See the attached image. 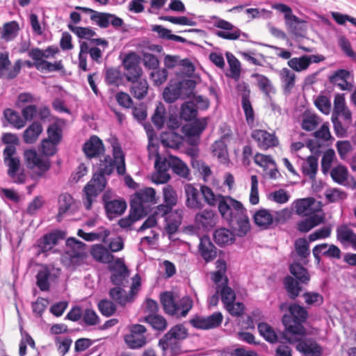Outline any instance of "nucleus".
I'll return each instance as SVG.
<instances>
[{
    "label": "nucleus",
    "mask_w": 356,
    "mask_h": 356,
    "mask_svg": "<svg viewBox=\"0 0 356 356\" xmlns=\"http://www.w3.org/2000/svg\"><path fill=\"white\" fill-rule=\"evenodd\" d=\"M218 209L222 218L237 232L239 236H245L250 229L247 211L239 201L228 195L221 197Z\"/></svg>",
    "instance_id": "nucleus-1"
},
{
    "label": "nucleus",
    "mask_w": 356,
    "mask_h": 356,
    "mask_svg": "<svg viewBox=\"0 0 356 356\" xmlns=\"http://www.w3.org/2000/svg\"><path fill=\"white\" fill-rule=\"evenodd\" d=\"M113 170L114 164L110 156H108L101 161L98 170L94 173L83 190V202L87 210L92 208L97 197L105 189L107 184L105 175H110Z\"/></svg>",
    "instance_id": "nucleus-2"
},
{
    "label": "nucleus",
    "mask_w": 356,
    "mask_h": 356,
    "mask_svg": "<svg viewBox=\"0 0 356 356\" xmlns=\"http://www.w3.org/2000/svg\"><path fill=\"white\" fill-rule=\"evenodd\" d=\"M289 311L290 314H284L282 317L286 330L284 336H305L306 330L302 324L308 318V312L304 307L296 303L289 307Z\"/></svg>",
    "instance_id": "nucleus-3"
},
{
    "label": "nucleus",
    "mask_w": 356,
    "mask_h": 356,
    "mask_svg": "<svg viewBox=\"0 0 356 356\" xmlns=\"http://www.w3.org/2000/svg\"><path fill=\"white\" fill-rule=\"evenodd\" d=\"M289 270L294 277L286 276L283 280V284L289 298L294 300L302 290L300 284H307L310 280V275L307 269L299 263L291 264Z\"/></svg>",
    "instance_id": "nucleus-4"
},
{
    "label": "nucleus",
    "mask_w": 356,
    "mask_h": 356,
    "mask_svg": "<svg viewBox=\"0 0 356 356\" xmlns=\"http://www.w3.org/2000/svg\"><path fill=\"white\" fill-rule=\"evenodd\" d=\"M85 243L71 237L66 241V250L63 254V259L69 266H80L84 262L86 257L84 251Z\"/></svg>",
    "instance_id": "nucleus-5"
},
{
    "label": "nucleus",
    "mask_w": 356,
    "mask_h": 356,
    "mask_svg": "<svg viewBox=\"0 0 356 356\" xmlns=\"http://www.w3.org/2000/svg\"><path fill=\"white\" fill-rule=\"evenodd\" d=\"M16 147L6 146L3 150V161L8 167V175L17 184H23L25 181L26 176L23 172L17 173L20 170V160L15 156L16 154Z\"/></svg>",
    "instance_id": "nucleus-6"
},
{
    "label": "nucleus",
    "mask_w": 356,
    "mask_h": 356,
    "mask_svg": "<svg viewBox=\"0 0 356 356\" xmlns=\"http://www.w3.org/2000/svg\"><path fill=\"white\" fill-rule=\"evenodd\" d=\"M188 336L187 330L182 325H177L172 327L159 341V346L165 351L170 348L177 354L179 348L177 345V341L183 340Z\"/></svg>",
    "instance_id": "nucleus-7"
},
{
    "label": "nucleus",
    "mask_w": 356,
    "mask_h": 356,
    "mask_svg": "<svg viewBox=\"0 0 356 356\" xmlns=\"http://www.w3.org/2000/svg\"><path fill=\"white\" fill-rule=\"evenodd\" d=\"M298 335H287L285 339L291 343L296 342V348L302 356H321L323 348L311 338L298 339Z\"/></svg>",
    "instance_id": "nucleus-8"
},
{
    "label": "nucleus",
    "mask_w": 356,
    "mask_h": 356,
    "mask_svg": "<svg viewBox=\"0 0 356 356\" xmlns=\"http://www.w3.org/2000/svg\"><path fill=\"white\" fill-rule=\"evenodd\" d=\"M80 51L79 54V67L86 72L88 70L87 66L88 54H90L91 59L97 63H101L103 49L102 47L89 44L86 41L79 42Z\"/></svg>",
    "instance_id": "nucleus-9"
},
{
    "label": "nucleus",
    "mask_w": 356,
    "mask_h": 356,
    "mask_svg": "<svg viewBox=\"0 0 356 356\" xmlns=\"http://www.w3.org/2000/svg\"><path fill=\"white\" fill-rule=\"evenodd\" d=\"M140 285L139 280L134 281L131 289L127 293L126 291L120 286H115L109 290V296L111 299L117 304L124 306L127 303L132 302L138 291Z\"/></svg>",
    "instance_id": "nucleus-10"
},
{
    "label": "nucleus",
    "mask_w": 356,
    "mask_h": 356,
    "mask_svg": "<svg viewBox=\"0 0 356 356\" xmlns=\"http://www.w3.org/2000/svg\"><path fill=\"white\" fill-rule=\"evenodd\" d=\"M146 327L140 324H134L130 327V333L124 336V341L131 349H140L147 342Z\"/></svg>",
    "instance_id": "nucleus-11"
},
{
    "label": "nucleus",
    "mask_w": 356,
    "mask_h": 356,
    "mask_svg": "<svg viewBox=\"0 0 356 356\" xmlns=\"http://www.w3.org/2000/svg\"><path fill=\"white\" fill-rule=\"evenodd\" d=\"M222 320V314L218 312L208 316H195L189 321V323L196 329L211 330L218 327Z\"/></svg>",
    "instance_id": "nucleus-12"
},
{
    "label": "nucleus",
    "mask_w": 356,
    "mask_h": 356,
    "mask_svg": "<svg viewBox=\"0 0 356 356\" xmlns=\"http://www.w3.org/2000/svg\"><path fill=\"white\" fill-rule=\"evenodd\" d=\"M215 26L217 28L222 29V31H217L216 32V35L222 39L236 40L241 36H243V40L248 38V34L242 33L239 29L224 19H218L215 22Z\"/></svg>",
    "instance_id": "nucleus-13"
},
{
    "label": "nucleus",
    "mask_w": 356,
    "mask_h": 356,
    "mask_svg": "<svg viewBox=\"0 0 356 356\" xmlns=\"http://www.w3.org/2000/svg\"><path fill=\"white\" fill-rule=\"evenodd\" d=\"M112 272L111 282L116 286H126L128 283L129 271L122 258H117L114 262L108 266Z\"/></svg>",
    "instance_id": "nucleus-14"
},
{
    "label": "nucleus",
    "mask_w": 356,
    "mask_h": 356,
    "mask_svg": "<svg viewBox=\"0 0 356 356\" xmlns=\"http://www.w3.org/2000/svg\"><path fill=\"white\" fill-rule=\"evenodd\" d=\"M67 28L79 38L88 40L89 44L102 47L103 49H106L108 46V42L105 39L92 38L96 35V32L90 27L76 26L68 24Z\"/></svg>",
    "instance_id": "nucleus-15"
},
{
    "label": "nucleus",
    "mask_w": 356,
    "mask_h": 356,
    "mask_svg": "<svg viewBox=\"0 0 356 356\" xmlns=\"http://www.w3.org/2000/svg\"><path fill=\"white\" fill-rule=\"evenodd\" d=\"M251 138L257 143V147L262 150H267L279 145V140L275 134L264 129L252 130Z\"/></svg>",
    "instance_id": "nucleus-16"
},
{
    "label": "nucleus",
    "mask_w": 356,
    "mask_h": 356,
    "mask_svg": "<svg viewBox=\"0 0 356 356\" xmlns=\"http://www.w3.org/2000/svg\"><path fill=\"white\" fill-rule=\"evenodd\" d=\"M124 68V76L127 81H132L135 79H139L143 74V70L140 67V60L137 54L131 52L126 55L122 61Z\"/></svg>",
    "instance_id": "nucleus-17"
},
{
    "label": "nucleus",
    "mask_w": 356,
    "mask_h": 356,
    "mask_svg": "<svg viewBox=\"0 0 356 356\" xmlns=\"http://www.w3.org/2000/svg\"><path fill=\"white\" fill-rule=\"evenodd\" d=\"M184 193L186 196L185 204L191 210H201L204 207V203L200 189L198 190L191 184L184 185Z\"/></svg>",
    "instance_id": "nucleus-18"
},
{
    "label": "nucleus",
    "mask_w": 356,
    "mask_h": 356,
    "mask_svg": "<svg viewBox=\"0 0 356 356\" xmlns=\"http://www.w3.org/2000/svg\"><path fill=\"white\" fill-rule=\"evenodd\" d=\"M24 157L27 168H37L42 172H47L50 168L49 159H43L33 149H27L24 153Z\"/></svg>",
    "instance_id": "nucleus-19"
},
{
    "label": "nucleus",
    "mask_w": 356,
    "mask_h": 356,
    "mask_svg": "<svg viewBox=\"0 0 356 356\" xmlns=\"http://www.w3.org/2000/svg\"><path fill=\"white\" fill-rule=\"evenodd\" d=\"M67 233L62 230H55L52 232L44 234L38 241V252H46L51 250L60 240L65 238Z\"/></svg>",
    "instance_id": "nucleus-20"
},
{
    "label": "nucleus",
    "mask_w": 356,
    "mask_h": 356,
    "mask_svg": "<svg viewBox=\"0 0 356 356\" xmlns=\"http://www.w3.org/2000/svg\"><path fill=\"white\" fill-rule=\"evenodd\" d=\"M103 201L109 219L121 216L127 209V203L123 199L109 200L107 193L104 194Z\"/></svg>",
    "instance_id": "nucleus-21"
},
{
    "label": "nucleus",
    "mask_w": 356,
    "mask_h": 356,
    "mask_svg": "<svg viewBox=\"0 0 356 356\" xmlns=\"http://www.w3.org/2000/svg\"><path fill=\"white\" fill-rule=\"evenodd\" d=\"M218 216L211 209H204L199 211L195 216L194 222L195 225L203 229H211L217 224Z\"/></svg>",
    "instance_id": "nucleus-22"
},
{
    "label": "nucleus",
    "mask_w": 356,
    "mask_h": 356,
    "mask_svg": "<svg viewBox=\"0 0 356 356\" xmlns=\"http://www.w3.org/2000/svg\"><path fill=\"white\" fill-rule=\"evenodd\" d=\"M156 202L155 190L152 188H146L136 193V200H133L131 204L140 205L144 211V216H145L147 214L148 208L145 204L147 203L156 204Z\"/></svg>",
    "instance_id": "nucleus-23"
},
{
    "label": "nucleus",
    "mask_w": 356,
    "mask_h": 356,
    "mask_svg": "<svg viewBox=\"0 0 356 356\" xmlns=\"http://www.w3.org/2000/svg\"><path fill=\"white\" fill-rule=\"evenodd\" d=\"M75 201L72 196L67 193H61L58 198V214L56 219L58 222H60L65 215L72 212Z\"/></svg>",
    "instance_id": "nucleus-24"
},
{
    "label": "nucleus",
    "mask_w": 356,
    "mask_h": 356,
    "mask_svg": "<svg viewBox=\"0 0 356 356\" xmlns=\"http://www.w3.org/2000/svg\"><path fill=\"white\" fill-rule=\"evenodd\" d=\"M339 116H341L348 124L352 120V113L346 104L343 95L337 94L334 97L332 117L339 118Z\"/></svg>",
    "instance_id": "nucleus-25"
},
{
    "label": "nucleus",
    "mask_w": 356,
    "mask_h": 356,
    "mask_svg": "<svg viewBox=\"0 0 356 356\" xmlns=\"http://www.w3.org/2000/svg\"><path fill=\"white\" fill-rule=\"evenodd\" d=\"M83 151L88 158H96L104 151V144L99 137L92 136L84 143Z\"/></svg>",
    "instance_id": "nucleus-26"
},
{
    "label": "nucleus",
    "mask_w": 356,
    "mask_h": 356,
    "mask_svg": "<svg viewBox=\"0 0 356 356\" xmlns=\"http://www.w3.org/2000/svg\"><path fill=\"white\" fill-rule=\"evenodd\" d=\"M53 268L47 265L42 266L36 275V285L42 291H47L50 288L51 280L55 279L57 276L52 273Z\"/></svg>",
    "instance_id": "nucleus-27"
},
{
    "label": "nucleus",
    "mask_w": 356,
    "mask_h": 356,
    "mask_svg": "<svg viewBox=\"0 0 356 356\" xmlns=\"http://www.w3.org/2000/svg\"><path fill=\"white\" fill-rule=\"evenodd\" d=\"M198 250L201 257L207 261H213L217 256L216 248L208 236L200 238Z\"/></svg>",
    "instance_id": "nucleus-28"
},
{
    "label": "nucleus",
    "mask_w": 356,
    "mask_h": 356,
    "mask_svg": "<svg viewBox=\"0 0 356 356\" xmlns=\"http://www.w3.org/2000/svg\"><path fill=\"white\" fill-rule=\"evenodd\" d=\"M337 238L341 244L356 249V234L348 225H341L337 228Z\"/></svg>",
    "instance_id": "nucleus-29"
},
{
    "label": "nucleus",
    "mask_w": 356,
    "mask_h": 356,
    "mask_svg": "<svg viewBox=\"0 0 356 356\" xmlns=\"http://www.w3.org/2000/svg\"><path fill=\"white\" fill-rule=\"evenodd\" d=\"M314 136L316 141H310L308 146L312 152L317 153L322 145L321 142L327 141L331 138L328 123H324L318 130L314 133Z\"/></svg>",
    "instance_id": "nucleus-30"
},
{
    "label": "nucleus",
    "mask_w": 356,
    "mask_h": 356,
    "mask_svg": "<svg viewBox=\"0 0 356 356\" xmlns=\"http://www.w3.org/2000/svg\"><path fill=\"white\" fill-rule=\"evenodd\" d=\"M252 77L255 79L258 88L265 95L267 99L271 97L273 95L275 94V88L267 76L258 73H254L252 74Z\"/></svg>",
    "instance_id": "nucleus-31"
},
{
    "label": "nucleus",
    "mask_w": 356,
    "mask_h": 356,
    "mask_svg": "<svg viewBox=\"0 0 356 356\" xmlns=\"http://www.w3.org/2000/svg\"><path fill=\"white\" fill-rule=\"evenodd\" d=\"M254 223L259 227L268 229L274 222V216L266 209H260L253 216Z\"/></svg>",
    "instance_id": "nucleus-32"
},
{
    "label": "nucleus",
    "mask_w": 356,
    "mask_h": 356,
    "mask_svg": "<svg viewBox=\"0 0 356 356\" xmlns=\"http://www.w3.org/2000/svg\"><path fill=\"white\" fill-rule=\"evenodd\" d=\"M91 254L99 262L109 265L114 262V256L102 244L94 245L91 250Z\"/></svg>",
    "instance_id": "nucleus-33"
},
{
    "label": "nucleus",
    "mask_w": 356,
    "mask_h": 356,
    "mask_svg": "<svg viewBox=\"0 0 356 356\" xmlns=\"http://www.w3.org/2000/svg\"><path fill=\"white\" fill-rule=\"evenodd\" d=\"M43 131L42 125L40 122L35 121L30 124L23 133V140L26 144L34 143Z\"/></svg>",
    "instance_id": "nucleus-34"
},
{
    "label": "nucleus",
    "mask_w": 356,
    "mask_h": 356,
    "mask_svg": "<svg viewBox=\"0 0 356 356\" xmlns=\"http://www.w3.org/2000/svg\"><path fill=\"white\" fill-rule=\"evenodd\" d=\"M325 220L323 214H312L309 216L308 218L300 221L298 223V229L300 232L306 233L310 231L312 228L323 223Z\"/></svg>",
    "instance_id": "nucleus-35"
},
{
    "label": "nucleus",
    "mask_w": 356,
    "mask_h": 356,
    "mask_svg": "<svg viewBox=\"0 0 356 356\" xmlns=\"http://www.w3.org/2000/svg\"><path fill=\"white\" fill-rule=\"evenodd\" d=\"M318 159L314 156H309L302 163V172L304 176L314 181L318 172Z\"/></svg>",
    "instance_id": "nucleus-36"
},
{
    "label": "nucleus",
    "mask_w": 356,
    "mask_h": 356,
    "mask_svg": "<svg viewBox=\"0 0 356 356\" xmlns=\"http://www.w3.org/2000/svg\"><path fill=\"white\" fill-rule=\"evenodd\" d=\"M129 81L131 82V94L138 99H143L147 95L149 88L147 80L140 77Z\"/></svg>",
    "instance_id": "nucleus-37"
},
{
    "label": "nucleus",
    "mask_w": 356,
    "mask_h": 356,
    "mask_svg": "<svg viewBox=\"0 0 356 356\" xmlns=\"http://www.w3.org/2000/svg\"><path fill=\"white\" fill-rule=\"evenodd\" d=\"M315 200L312 197L303 198L298 200L295 202V209L297 214L302 216H309L316 214L314 209L312 208Z\"/></svg>",
    "instance_id": "nucleus-38"
},
{
    "label": "nucleus",
    "mask_w": 356,
    "mask_h": 356,
    "mask_svg": "<svg viewBox=\"0 0 356 356\" xmlns=\"http://www.w3.org/2000/svg\"><path fill=\"white\" fill-rule=\"evenodd\" d=\"M144 217V211L139 205L131 204V212L128 217L121 218L118 225L122 228H128L134 224L136 221Z\"/></svg>",
    "instance_id": "nucleus-39"
},
{
    "label": "nucleus",
    "mask_w": 356,
    "mask_h": 356,
    "mask_svg": "<svg viewBox=\"0 0 356 356\" xmlns=\"http://www.w3.org/2000/svg\"><path fill=\"white\" fill-rule=\"evenodd\" d=\"M177 297L174 293L170 291H165L160 295V301L163 308L164 312L168 314L172 315L176 314L177 312L175 308Z\"/></svg>",
    "instance_id": "nucleus-40"
},
{
    "label": "nucleus",
    "mask_w": 356,
    "mask_h": 356,
    "mask_svg": "<svg viewBox=\"0 0 356 356\" xmlns=\"http://www.w3.org/2000/svg\"><path fill=\"white\" fill-rule=\"evenodd\" d=\"M207 125V118L195 120L191 124L184 127V132L188 137H197L205 129Z\"/></svg>",
    "instance_id": "nucleus-41"
},
{
    "label": "nucleus",
    "mask_w": 356,
    "mask_h": 356,
    "mask_svg": "<svg viewBox=\"0 0 356 356\" xmlns=\"http://www.w3.org/2000/svg\"><path fill=\"white\" fill-rule=\"evenodd\" d=\"M170 163L174 173L178 176L189 179L190 170L187 165L177 156L170 155Z\"/></svg>",
    "instance_id": "nucleus-42"
},
{
    "label": "nucleus",
    "mask_w": 356,
    "mask_h": 356,
    "mask_svg": "<svg viewBox=\"0 0 356 356\" xmlns=\"http://www.w3.org/2000/svg\"><path fill=\"white\" fill-rule=\"evenodd\" d=\"M279 75L283 83L284 91L286 93H290L295 86L296 74L289 69L284 67L279 71Z\"/></svg>",
    "instance_id": "nucleus-43"
},
{
    "label": "nucleus",
    "mask_w": 356,
    "mask_h": 356,
    "mask_svg": "<svg viewBox=\"0 0 356 356\" xmlns=\"http://www.w3.org/2000/svg\"><path fill=\"white\" fill-rule=\"evenodd\" d=\"M193 305V300L189 296H184L181 298H177L175 308L177 312L171 316L177 317H185Z\"/></svg>",
    "instance_id": "nucleus-44"
},
{
    "label": "nucleus",
    "mask_w": 356,
    "mask_h": 356,
    "mask_svg": "<svg viewBox=\"0 0 356 356\" xmlns=\"http://www.w3.org/2000/svg\"><path fill=\"white\" fill-rule=\"evenodd\" d=\"M213 238L220 246L232 244L235 240L234 234L226 228L217 229L213 233Z\"/></svg>",
    "instance_id": "nucleus-45"
},
{
    "label": "nucleus",
    "mask_w": 356,
    "mask_h": 356,
    "mask_svg": "<svg viewBox=\"0 0 356 356\" xmlns=\"http://www.w3.org/2000/svg\"><path fill=\"white\" fill-rule=\"evenodd\" d=\"M200 192L204 204H207L210 207L218 205L223 196L220 194H215L212 189L206 185L200 186Z\"/></svg>",
    "instance_id": "nucleus-46"
},
{
    "label": "nucleus",
    "mask_w": 356,
    "mask_h": 356,
    "mask_svg": "<svg viewBox=\"0 0 356 356\" xmlns=\"http://www.w3.org/2000/svg\"><path fill=\"white\" fill-rule=\"evenodd\" d=\"M212 154L213 156L218 158V159L222 163H226L228 161V151L225 142L223 138L219 140L216 141L212 145Z\"/></svg>",
    "instance_id": "nucleus-47"
},
{
    "label": "nucleus",
    "mask_w": 356,
    "mask_h": 356,
    "mask_svg": "<svg viewBox=\"0 0 356 356\" xmlns=\"http://www.w3.org/2000/svg\"><path fill=\"white\" fill-rule=\"evenodd\" d=\"M161 141L165 147L177 149L182 143V137L174 131H169L161 134Z\"/></svg>",
    "instance_id": "nucleus-48"
},
{
    "label": "nucleus",
    "mask_w": 356,
    "mask_h": 356,
    "mask_svg": "<svg viewBox=\"0 0 356 356\" xmlns=\"http://www.w3.org/2000/svg\"><path fill=\"white\" fill-rule=\"evenodd\" d=\"M3 115L6 120L15 128L19 129L26 125L25 120L19 114L10 108H6L3 111Z\"/></svg>",
    "instance_id": "nucleus-49"
},
{
    "label": "nucleus",
    "mask_w": 356,
    "mask_h": 356,
    "mask_svg": "<svg viewBox=\"0 0 356 356\" xmlns=\"http://www.w3.org/2000/svg\"><path fill=\"white\" fill-rule=\"evenodd\" d=\"M173 207L164 203L158 205L155 211H154L153 215L155 216L156 218H164L165 221L168 222L175 215H178V213L181 212V211L177 210L173 211Z\"/></svg>",
    "instance_id": "nucleus-50"
},
{
    "label": "nucleus",
    "mask_w": 356,
    "mask_h": 356,
    "mask_svg": "<svg viewBox=\"0 0 356 356\" xmlns=\"http://www.w3.org/2000/svg\"><path fill=\"white\" fill-rule=\"evenodd\" d=\"M197 115L196 105L192 102H186L181 105L180 118L185 121H191Z\"/></svg>",
    "instance_id": "nucleus-51"
},
{
    "label": "nucleus",
    "mask_w": 356,
    "mask_h": 356,
    "mask_svg": "<svg viewBox=\"0 0 356 356\" xmlns=\"http://www.w3.org/2000/svg\"><path fill=\"white\" fill-rule=\"evenodd\" d=\"M286 25L289 31L296 36L302 37L305 33L303 22L296 15L286 21Z\"/></svg>",
    "instance_id": "nucleus-52"
},
{
    "label": "nucleus",
    "mask_w": 356,
    "mask_h": 356,
    "mask_svg": "<svg viewBox=\"0 0 356 356\" xmlns=\"http://www.w3.org/2000/svg\"><path fill=\"white\" fill-rule=\"evenodd\" d=\"M177 84L181 99L190 97L193 94L196 85L195 81L191 79L179 81Z\"/></svg>",
    "instance_id": "nucleus-53"
},
{
    "label": "nucleus",
    "mask_w": 356,
    "mask_h": 356,
    "mask_svg": "<svg viewBox=\"0 0 356 356\" xmlns=\"http://www.w3.org/2000/svg\"><path fill=\"white\" fill-rule=\"evenodd\" d=\"M258 331L261 336L269 343H273L277 341V336L273 328L266 323H260L257 326Z\"/></svg>",
    "instance_id": "nucleus-54"
},
{
    "label": "nucleus",
    "mask_w": 356,
    "mask_h": 356,
    "mask_svg": "<svg viewBox=\"0 0 356 356\" xmlns=\"http://www.w3.org/2000/svg\"><path fill=\"white\" fill-rule=\"evenodd\" d=\"M144 321L151 325L154 330L159 331L164 330L168 325L165 318L158 314H149L145 317Z\"/></svg>",
    "instance_id": "nucleus-55"
},
{
    "label": "nucleus",
    "mask_w": 356,
    "mask_h": 356,
    "mask_svg": "<svg viewBox=\"0 0 356 356\" xmlns=\"http://www.w3.org/2000/svg\"><path fill=\"white\" fill-rule=\"evenodd\" d=\"M226 57L229 66V76L234 80H238L241 74V63L239 60L232 54L227 52Z\"/></svg>",
    "instance_id": "nucleus-56"
},
{
    "label": "nucleus",
    "mask_w": 356,
    "mask_h": 356,
    "mask_svg": "<svg viewBox=\"0 0 356 356\" xmlns=\"http://www.w3.org/2000/svg\"><path fill=\"white\" fill-rule=\"evenodd\" d=\"M348 75V72L346 70H340L330 76V81L332 83L337 85L341 89L347 90L348 89V83L346 81Z\"/></svg>",
    "instance_id": "nucleus-57"
},
{
    "label": "nucleus",
    "mask_w": 356,
    "mask_h": 356,
    "mask_svg": "<svg viewBox=\"0 0 356 356\" xmlns=\"http://www.w3.org/2000/svg\"><path fill=\"white\" fill-rule=\"evenodd\" d=\"M163 199L164 203L174 207L178 202L176 191L171 185H165L163 188Z\"/></svg>",
    "instance_id": "nucleus-58"
},
{
    "label": "nucleus",
    "mask_w": 356,
    "mask_h": 356,
    "mask_svg": "<svg viewBox=\"0 0 356 356\" xmlns=\"http://www.w3.org/2000/svg\"><path fill=\"white\" fill-rule=\"evenodd\" d=\"M165 120V108L162 103L159 102L152 117V121L158 129H161L164 125Z\"/></svg>",
    "instance_id": "nucleus-59"
},
{
    "label": "nucleus",
    "mask_w": 356,
    "mask_h": 356,
    "mask_svg": "<svg viewBox=\"0 0 356 356\" xmlns=\"http://www.w3.org/2000/svg\"><path fill=\"white\" fill-rule=\"evenodd\" d=\"M217 293L220 294L221 300L224 305L232 303L236 300V294L234 291L229 287L227 284L222 286H218Z\"/></svg>",
    "instance_id": "nucleus-60"
},
{
    "label": "nucleus",
    "mask_w": 356,
    "mask_h": 356,
    "mask_svg": "<svg viewBox=\"0 0 356 356\" xmlns=\"http://www.w3.org/2000/svg\"><path fill=\"white\" fill-rule=\"evenodd\" d=\"M287 64L291 69L296 72L304 71L309 67L307 55H304L299 58H293L289 59Z\"/></svg>",
    "instance_id": "nucleus-61"
},
{
    "label": "nucleus",
    "mask_w": 356,
    "mask_h": 356,
    "mask_svg": "<svg viewBox=\"0 0 356 356\" xmlns=\"http://www.w3.org/2000/svg\"><path fill=\"white\" fill-rule=\"evenodd\" d=\"M324 195L328 202L342 201L347 197V195L344 191L336 188H327Z\"/></svg>",
    "instance_id": "nucleus-62"
},
{
    "label": "nucleus",
    "mask_w": 356,
    "mask_h": 356,
    "mask_svg": "<svg viewBox=\"0 0 356 356\" xmlns=\"http://www.w3.org/2000/svg\"><path fill=\"white\" fill-rule=\"evenodd\" d=\"M105 82L110 86H119L122 82V76L120 70L115 68L106 70Z\"/></svg>",
    "instance_id": "nucleus-63"
},
{
    "label": "nucleus",
    "mask_w": 356,
    "mask_h": 356,
    "mask_svg": "<svg viewBox=\"0 0 356 356\" xmlns=\"http://www.w3.org/2000/svg\"><path fill=\"white\" fill-rule=\"evenodd\" d=\"M98 309L101 314L106 317L111 316L116 311L115 303L108 299H102L98 302Z\"/></svg>",
    "instance_id": "nucleus-64"
}]
</instances>
